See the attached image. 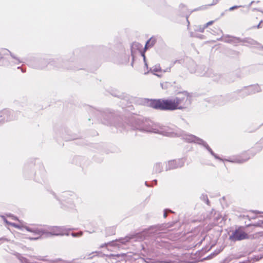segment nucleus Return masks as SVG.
<instances>
[{
  "mask_svg": "<svg viewBox=\"0 0 263 263\" xmlns=\"http://www.w3.org/2000/svg\"><path fill=\"white\" fill-rule=\"evenodd\" d=\"M240 263H249L248 262H240Z\"/></svg>",
  "mask_w": 263,
  "mask_h": 263,
  "instance_id": "37998d69",
  "label": "nucleus"
},
{
  "mask_svg": "<svg viewBox=\"0 0 263 263\" xmlns=\"http://www.w3.org/2000/svg\"><path fill=\"white\" fill-rule=\"evenodd\" d=\"M9 225H11V226L14 227V228L21 229V226H19L18 224H17L15 223H9Z\"/></svg>",
  "mask_w": 263,
  "mask_h": 263,
  "instance_id": "b1692460",
  "label": "nucleus"
},
{
  "mask_svg": "<svg viewBox=\"0 0 263 263\" xmlns=\"http://www.w3.org/2000/svg\"><path fill=\"white\" fill-rule=\"evenodd\" d=\"M167 212H172V211L171 210H165L164 211V214H163V217L164 218L166 217Z\"/></svg>",
  "mask_w": 263,
  "mask_h": 263,
  "instance_id": "cd10ccee",
  "label": "nucleus"
},
{
  "mask_svg": "<svg viewBox=\"0 0 263 263\" xmlns=\"http://www.w3.org/2000/svg\"><path fill=\"white\" fill-rule=\"evenodd\" d=\"M3 218L4 219V220L5 221V222L7 223L9 225V223H10V222H9L4 216H3Z\"/></svg>",
  "mask_w": 263,
  "mask_h": 263,
  "instance_id": "72a5a7b5",
  "label": "nucleus"
},
{
  "mask_svg": "<svg viewBox=\"0 0 263 263\" xmlns=\"http://www.w3.org/2000/svg\"><path fill=\"white\" fill-rule=\"evenodd\" d=\"M255 2L254 1H252L250 4V6H251V5H252Z\"/></svg>",
  "mask_w": 263,
  "mask_h": 263,
  "instance_id": "a19ab883",
  "label": "nucleus"
},
{
  "mask_svg": "<svg viewBox=\"0 0 263 263\" xmlns=\"http://www.w3.org/2000/svg\"><path fill=\"white\" fill-rule=\"evenodd\" d=\"M174 99L177 109L186 108L191 103V96L186 91L179 93L178 96Z\"/></svg>",
  "mask_w": 263,
  "mask_h": 263,
  "instance_id": "7ed1b4c3",
  "label": "nucleus"
},
{
  "mask_svg": "<svg viewBox=\"0 0 263 263\" xmlns=\"http://www.w3.org/2000/svg\"><path fill=\"white\" fill-rule=\"evenodd\" d=\"M247 238V234L240 229L235 230L230 236V239L234 241L241 240Z\"/></svg>",
  "mask_w": 263,
  "mask_h": 263,
  "instance_id": "39448f33",
  "label": "nucleus"
},
{
  "mask_svg": "<svg viewBox=\"0 0 263 263\" xmlns=\"http://www.w3.org/2000/svg\"><path fill=\"white\" fill-rule=\"evenodd\" d=\"M260 91V88L259 86L258 85H255L245 87L240 91V93L241 96H245V95L255 93L256 92H259Z\"/></svg>",
  "mask_w": 263,
  "mask_h": 263,
  "instance_id": "423d86ee",
  "label": "nucleus"
},
{
  "mask_svg": "<svg viewBox=\"0 0 263 263\" xmlns=\"http://www.w3.org/2000/svg\"><path fill=\"white\" fill-rule=\"evenodd\" d=\"M218 40L222 41L226 43H231L233 44H236L238 43H239L241 41V40L238 37L231 36L230 35H226L223 37H221Z\"/></svg>",
  "mask_w": 263,
  "mask_h": 263,
  "instance_id": "1a4fd4ad",
  "label": "nucleus"
},
{
  "mask_svg": "<svg viewBox=\"0 0 263 263\" xmlns=\"http://www.w3.org/2000/svg\"><path fill=\"white\" fill-rule=\"evenodd\" d=\"M219 0H213V3L209 5V6H213V5H216L219 2Z\"/></svg>",
  "mask_w": 263,
  "mask_h": 263,
  "instance_id": "c756f323",
  "label": "nucleus"
},
{
  "mask_svg": "<svg viewBox=\"0 0 263 263\" xmlns=\"http://www.w3.org/2000/svg\"><path fill=\"white\" fill-rule=\"evenodd\" d=\"M3 51H4V54L5 55H7V54H10L11 55V56L14 59H16V60H17L18 61L19 63H21L22 62L20 59H18V58H17L13 54H12L9 50H7V49H3Z\"/></svg>",
  "mask_w": 263,
  "mask_h": 263,
  "instance_id": "2eb2a0df",
  "label": "nucleus"
},
{
  "mask_svg": "<svg viewBox=\"0 0 263 263\" xmlns=\"http://www.w3.org/2000/svg\"><path fill=\"white\" fill-rule=\"evenodd\" d=\"M12 219H14V220H18V219L17 218V217H15V216H12Z\"/></svg>",
  "mask_w": 263,
  "mask_h": 263,
  "instance_id": "c9c22d12",
  "label": "nucleus"
},
{
  "mask_svg": "<svg viewBox=\"0 0 263 263\" xmlns=\"http://www.w3.org/2000/svg\"><path fill=\"white\" fill-rule=\"evenodd\" d=\"M249 158L250 157H248V155L243 154L242 156H239L235 158L233 160H230V161L238 163H242L249 160Z\"/></svg>",
  "mask_w": 263,
  "mask_h": 263,
  "instance_id": "9b49d317",
  "label": "nucleus"
},
{
  "mask_svg": "<svg viewBox=\"0 0 263 263\" xmlns=\"http://www.w3.org/2000/svg\"><path fill=\"white\" fill-rule=\"evenodd\" d=\"M71 236L73 237H80L83 235V232L80 231L78 233H72L71 234Z\"/></svg>",
  "mask_w": 263,
  "mask_h": 263,
  "instance_id": "412c9836",
  "label": "nucleus"
},
{
  "mask_svg": "<svg viewBox=\"0 0 263 263\" xmlns=\"http://www.w3.org/2000/svg\"><path fill=\"white\" fill-rule=\"evenodd\" d=\"M190 35L192 37H199V38H200V39H203V35L200 34V35H194L193 32L191 33Z\"/></svg>",
  "mask_w": 263,
  "mask_h": 263,
  "instance_id": "393cba45",
  "label": "nucleus"
},
{
  "mask_svg": "<svg viewBox=\"0 0 263 263\" xmlns=\"http://www.w3.org/2000/svg\"><path fill=\"white\" fill-rule=\"evenodd\" d=\"M9 241V240L6 238H0V241L4 242V241Z\"/></svg>",
  "mask_w": 263,
  "mask_h": 263,
  "instance_id": "7c9ffc66",
  "label": "nucleus"
},
{
  "mask_svg": "<svg viewBox=\"0 0 263 263\" xmlns=\"http://www.w3.org/2000/svg\"><path fill=\"white\" fill-rule=\"evenodd\" d=\"M259 212L258 211H255V213H259Z\"/></svg>",
  "mask_w": 263,
  "mask_h": 263,
  "instance_id": "a18cd8bd",
  "label": "nucleus"
},
{
  "mask_svg": "<svg viewBox=\"0 0 263 263\" xmlns=\"http://www.w3.org/2000/svg\"><path fill=\"white\" fill-rule=\"evenodd\" d=\"M153 170L155 173L161 172L162 171V167L161 166V164L160 163H156L154 166Z\"/></svg>",
  "mask_w": 263,
  "mask_h": 263,
  "instance_id": "ddd939ff",
  "label": "nucleus"
},
{
  "mask_svg": "<svg viewBox=\"0 0 263 263\" xmlns=\"http://www.w3.org/2000/svg\"><path fill=\"white\" fill-rule=\"evenodd\" d=\"M154 243H155L157 248H159L160 247H162L164 246V243L162 241H160L159 240H156Z\"/></svg>",
  "mask_w": 263,
  "mask_h": 263,
  "instance_id": "f3484780",
  "label": "nucleus"
},
{
  "mask_svg": "<svg viewBox=\"0 0 263 263\" xmlns=\"http://www.w3.org/2000/svg\"><path fill=\"white\" fill-rule=\"evenodd\" d=\"M151 72L152 73H153L154 74L159 77H160L161 76L158 74H157L156 72H159V71H161V68L159 66H155V67H154L153 68V69H151Z\"/></svg>",
  "mask_w": 263,
  "mask_h": 263,
  "instance_id": "f8f14e48",
  "label": "nucleus"
},
{
  "mask_svg": "<svg viewBox=\"0 0 263 263\" xmlns=\"http://www.w3.org/2000/svg\"><path fill=\"white\" fill-rule=\"evenodd\" d=\"M205 28L206 27H205L204 25H203V26H200L198 27V29H197V31L200 32H203Z\"/></svg>",
  "mask_w": 263,
  "mask_h": 263,
  "instance_id": "4be33fe9",
  "label": "nucleus"
},
{
  "mask_svg": "<svg viewBox=\"0 0 263 263\" xmlns=\"http://www.w3.org/2000/svg\"><path fill=\"white\" fill-rule=\"evenodd\" d=\"M74 206V205H73V203H72V204H70L69 208L71 209H72Z\"/></svg>",
  "mask_w": 263,
  "mask_h": 263,
  "instance_id": "f704fd0d",
  "label": "nucleus"
},
{
  "mask_svg": "<svg viewBox=\"0 0 263 263\" xmlns=\"http://www.w3.org/2000/svg\"><path fill=\"white\" fill-rule=\"evenodd\" d=\"M191 65L193 67H189V69L191 73H194L196 72L195 69V64L194 62H192Z\"/></svg>",
  "mask_w": 263,
  "mask_h": 263,
  "instance_id": "aec40b11",
  "label": "nucleus"
},
{
  "mask_svg": "<svg viewBox=\"0 0 263 263\" xmlns=\"http://www.w3.org/2000/svg\"><path fill=\"white\" fill-rule=\"evenodd\" d=\"M242 41L245 43H247L251 45H255L257 44V42L251 39H245Z\"/></svg>",
  "mask_w": 263,
  "mask_h": 263,
  "instance_id": "dca6fc26",
  "label": "nucleus"
},
{
  "mask_svg": "<svg viewBox=\"0 0 263 263\" xmlns=\"http://www.w3.org/2000/svg\"><path fill=\"white\" fill-rule=\"evenodd\" d=\"M261 23H263V21H262V20H261V21H260V22H259V24H261Z\"/></svg>",
  "mask_w": 263,
  "mask_h": 263,
  "instance_id": "79ce46f5",
  "label": "nucleus"
},
{
  "mask_svg": "<svg viewBox=\"0 0 263 263\" xmlns=\"http://www.w3.org/2000/svg\"><path fill=\"white\" fill-rule=\"evenodd\" d=\"M107 245V243H104L100 246V248H103L104 247L106 246Z\"/></svg>",
  "mask_w": 263,
  "mask_h": 263,
  "instance_id": "e433bc0d",
  "label": "nucleus"
},
{
  "mask_svg": "<svg viewBox=\"0 0 263 263\" xmlns=\"http://www.w3.org/2000/svg\"><path fill=\"white\" fill-rule=\"evenodd\" d=\"M25 228L29 232H34L35 233L39 234H40L42 233V231H41L40 230H33V229H31L30 228H28V227H26Z\"/></svg>",
  "mask_w": 263,
  "mask_h": 263,
  "instance_id": "6ab92c4d",
  "label": "nucleus"
},
{
  "mask_svg": "<svg viewBox=\"0 0 263 263\" xmlns=\"http://www.w3.org/2000/svg\"><path fill=\"white\" fill-rule=\"evenodd\" d=\"M214 80H218L217 78L214 79Z\"/></svg>",
  "mask_w": 263,
  "mask_h": 263,
  "instance_id": "c03bdc74",
  "label": "nucleus"
},
{
  "mask_svg": "<svg viewBox=\"0 0 263 263\" xmlns=\"http://www.w3.org/2000/svg\"><path fill=\"white\" fill-rule=\"evenodd\" d=\"M70 195L71 196L75 197L74 194H71V193L69 192H66L64 193L63 197H67L68 196Z\"/></svg>",
  "mask_w": 263,
  "mask_h": 263,
  "instance_id": "5701e85b",
  "label": "nucleus"
},
{
  "mask_svg": "<svg viewBox=\"0 0 263 263\" xmlns=\"http://www.w3.org/2000/svg\"><path fill=\"white\" fill-rule=\"evenodd\" d=\"M133 237H129L126 236L124 238H121L120 239V241L122 243H125L126 242H128L130 239L133 238Z\"/></svg>",
  "mask_w": 263,
  "mask_h": 263,
  "instance_id": "a211bd4d",
  "label": "nucleus"
},
{
  "mask_svg": "<svg viewBox=\"0 0 263 263\" xmlns=\"http://www.w3.org/2000/svg\"><path fill=\"white\" fill-rule=\"evenodd\" d=\"M144 65H145V66L147 68H148V65H147V64L146 62L144 63Z\"/></svg>",
  "mask_w": 263,
  "mask_h": 263,
  "instance_id": "ea45409f",
  "label": "nucleus"
},
{
  "mask_svg": "<svg viewBox=\"0 0 263 263\" xmlns=\"http://www.w3.org/2000/svg\"><path fill=\"white\" fill-rule=\"evenodd\" d=\"M12 119V113L10 110L4 109L0 112V124Z\"/></svg>",
  "mask_w": 263,
  "mask_h": 263,
  "instance_id": "0eeeda50",
  "label": "nucleus"
},
{
  "mask_svg": "<svg viewBox=\"0 0 263 263\" xmlns=\"http://www.w3.org/2000/svg\"><path fill=\"white\" fill-rule=\"evenodd\" d=\"M201 198H203V200H204L206 203L207 204H209V199H208V197L206 196H205V195H202V196L201 197Z\"/></svg>",
  "mask_w": 263,
  "mask_h": 263,
  "instance_id": "a878e982",
  "label": "nucleus"
},
{
  "mask_svg": "<svg viewBox=\"0 0 263 263\" xmlns=\"http://www.w3.org/2000/svg\"><path fill=\"white\" fill-rule=\"evenodd\" d=\"M260 25H261V24L259 23V24L256 26V27H257V28H260L261 27Z\"/></svg>",
  "mask_w": 263,
  "mask_h": 263,
  "instance_id": "4c0bfd02",
  "label": "nucleus"
},
{
  "mask_svg": "<svg viewBox=\"0 0 263 263\" xmlns=\"http://www.w3.org/2000/svg\"><path fill=\"white\" fill-rule=\"evenodd\" d=\"M184 163L185 160L184 159L168 161L164 164L165 165V170L168 171L181 167L184 165Z\"/></svg>",
  "mask_w": 263,
  "mask_h": 263,
  "instance_id": "20e7f679",
  "label": "nucleus"
},
{
  "mask_svg": "<svg viewBox=\"0 0 263 263\" xmlns=\"http://www.w3.org/2000/svg\"><path fill=\"white\" fill-rule=\"evenodd\" d=\"M154 181H155V183H156L157 180H154Z\"/></svg>",
  "mask_w": 263,
  "mask_h": 263,
  "instance_id": "49530a36",
  "label": "nucleus"
},
{
  "mask_svg": "<svg viewBox=\"0 0 263 263\" xmlns=\"http://www.w3.org/2000/svg\"><path fill=\"white\" fill-rule=\"evenodd\" d=\"M48 229V233L52 235H63L66 231V229L63 227H50Z\"/></svg>",
  "mask_w": 263,
  "mask_h": 263,
  "instance_id": "6e6552de",
  "label": "nucleus"
},
{
  "mask_svg": "<svg viewBox=\"0 0 263 263\" xmlns=\"http://www.w3.org/2000/svg\"><path fill=\"white\" fill-rule=\"evenodd\" d=\"M197 72L198 73V75L200 76H205V73H200L198 71H197Z\"/></svg>",
  "mask_w": 263,
  "mask_h": 263,
  "instance_id": "473e14b6",
  "label": "nucleus"
},
{
  "mask_svg": "<svg viewBox=\"0 0 263 263\" xmlns=\"http://www.w3.org/2000/svg\"><path fill=\"white\" fill-rule=\"evenodd\" d=\"M214 22V21H211L209 22H208L207 23H206L204 25L205 27L207 28L208 26H209L210 25H211L213 24V23Z\"/></svg>",
  "mask_w": 263,
  "mask_h": 263,
  "instance_id": "bb28decb",
  "label": "nucleus"
},
{
  "mask_svg": "<svg viewBox=\"0 0 263 263\" xmlns=\"http://www.w3.org/2000/svg\"><path fill=\"white\" fill-rule=\"evenodd\" d=\"M254 10H257L258 11H260V12H262V13H263V11H261V10H259V9H254Z\"/></svg>",
  "mask_w": 263,
  "mask_h": 263,
  "instance_id": "58836bf2",
  "label": "nucleus"
},
{
  "mask_svg": "<svg viewBox=\"0 0 263 263\" xmlns=\"http://www.w3.org/2000/svg\"><path fill=\"white\" fill-rule=\"evenodd\" d=\"M150 106L155 109L162 110H174L177 109L174 99L152 100Z\"/></svg>",
  "mask_w": 263,
  "mask_h": 263,
  "instance_id": "f03ea898",
  "label": "nucleus"
},
{
  "mask_svg": "<svg viewBox=\"0 0 263 263\" xmlns=\"http://www.w3.org/2000/svg\"><path fill=\"white\" fill-rule=\"evenodd\" d=\"M141 55H142V56L143 58L144 62V63L146 62V58H145V54H144V52H141Z\"/></svg>",
  "mask_w": 263,
  "mask_h": 263,
  "instance_id": "2f4dec72",
  "label": "nucleus"
},
{
  "mask_svg": "<svg viewBox=\"0 0 263 263\" xmlns=\"http://www.w3.org/2000/svg\"><path fill=\"white\" fill-rule=\"evenodd\" d=\"M51 62L50 59H41L36 61V65L34 67L37 68H43L47 66V64Z\"/></svg>",
  "mask_w": 263,
  "mask_h": 263,
  "instance_id": "9d476101",
  "label": "nucleus"
},
{
  "mask_svg": "<svg viewBox=\"0 0 263 263\" xmlns=\"http://www.w3.org/2000/svg\"><path fill=\"white\" fill-rule=\"evenodd\" d=\"M241 6H234L229 8V11H232L236 8L240 7Z\"/></svg>",
  "mask_w": 263,
  "mask_h": 263,
  "instance_id": "c85d7f7f",
  "label": "nucleus"
},
{
  "mask_svg": "<svg viewBox=\"0 0 263 263\" xmlns=\"http://www.w3.org/2000/svg\"><path fill=\"white\" fill-rule=\"evenodd\" d=\"M136 128L141 131L159 134L168 137H180L186 142H193L202 145L215 159L222 160L213 152L212 149L203 140L193 135L187 134L183 130H175L170 127L161 125L159 124L154 123L151 121H147L142 122L141 124L138 125Z\"/></svg>",
  "mask_w": 263,
  "mask_h": 263,
  "instance_id": "f257e3e1",
  "label": "nucleus"
},
{
  "mask_svg": "<svg viewBox=\"0 0 263 263\" xmlns=\"http://www.w3.org/2000/svg\"><path fill=\"white\" fill-rule=\"evenodd\" d=\"M155 43V40H152V39H149L148 41H147L145 45L144 49L146 50L147 48H148L149 47L153 46Z\"/></svg>",
  "mask_w": 263,
  "mask_h": 263,
  "instance_id": "4468645a",
  "label": "nucleus"
}]
</instances>
